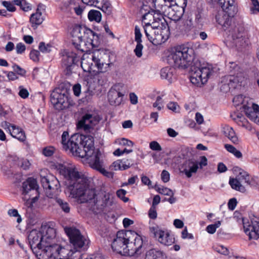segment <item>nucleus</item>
I'll list each match as a JSON object with an SVG mask.
<instances>
[{
	"label": "nucleus",
	"instance_id": "14",
	"mask_svg": "<svg viewBox=\"0 0 259 259\" xmlns=\"http://www.w3.org/2000/svg\"><path fill=\"white\" fill-rule=\"evenodd\" d=\"M123 88V84L119 83L110 89L108 94V99L111 105L118 106L121 104L125 93Z\"/></svg>",
	"mask_w": 259,
	"mask_h": 259
},
{
	"label": "nucleus",
	"instance_id": "40",
	"mask_svg": "<svg viewBox=\"0 0 259 259\" xmlns=\"http://www.w3.org/2000/svg\"><path fill=\"white\" fill-rule=\"evenodd\" d=\"M15 5L20 6V8L24 11L27 12L31 10V7L25 0H14Z\"/></svg>",
	"mask_w": 259,
	"mask_h": 259
},
{
	"label": "nucleus",
	"instance_id": "53",
	"mask_svg": "<svg viewBox=\"0 0 259 259\" xmlns=\"http://www.w3.org/2000/svg\"><path fill=\"white\" fill-rule=\"evenodd\" d=\"M39 52L35 50L31 51L30 53V58L34 62H38L39 61Z\"/></svg>",
	"mask_w": 259,
	"mask_h": 259
},
{
	"label": "nucleus",
	"instance_id": "43",
	"mask_svg": "<svg viewBox=\"0 0 259 259\" xmlns=\"http://www.w3.org/2000/svg\"><path fill=\"white\" fill-rule=\"evenodd\" d=\"M170 68L169 67H165L163 72V77H164L167 80L168 83H171L172 80L173 74L172 71H170Z\"/></svg>",
	"mask_w": 259,
	"mask_h": 259
},
{
	"label": "nucleus",
	"instance_id": "51",
	"mask_svg": "<svg viewBox=\"0 0 259 259\" xmlns=\"http://www.w3.org/2000/svg\"><path fill=\"white\" fill-rule=\"evenodd\" d=\"M55 149L53 147L49 146L44 148L42 150L43 154L46 156H51L54 153Z\"/></svg>",
	"mask_w": 259,
	"mask_h": 259
},
{
	"label": "nucleus",
	"instance_id": "45",
	"mask_svg": "<svg viewBox=\"0 0 259 259\" xmlns=\"http://www.w3.org/2000/svg\"><path fill=\"white\" fill-rule=\"evenodd\" d=\"M52 46L49 44H46L44 42H40L39 44V50L43 53H48L51 52Z\"/></svg>",
	"mask_w": 259,
	"mask_h": 259
},
{
	"label": "nucleus",
	"instance_id": "1",
	"mask_svg": "<svg viewBox=\"0 0 259 259\" xmlns=\"http://www.w3.org/2000/svg\"><path fill=\"white\" fill-rule=\"evenodd\" d=\"M59 168L60 174L65 178L69 196L76 199L78 203H90L96 213L111 205L110 194L105 192L97 194L94 188L89 187L88 179L74 166L60 164Z\"/></svg>",
	"mask_w": 259,
	"mask_h": 259
},
{
	"label": "nucleus",
	"instance_id": "21",
	"mask_svg": "<svg viewBox=\"0 0 259 259\" xmlns=\"http://www.w3.org/2000/svg\"><path fill=\"white\" fill-rule=\"evenodd\" d=\"M42 234L41 241L46 244L56 241V231L48 226H42L40 229Z\"/></svg>",
	"mask_w": 259,
	"mask_h": 259
},
{
	"label": "nucleus",
	"instance_id": "55",
	"mask_svg": "<svg viewBox=\"0 0 259 259\" xmlns=\"http://www.w3.org/2000/svg\"><path fill=\"white\" fill-rule=\"evenodd\" d=\"M153 12H150L149 11L147 13H145L143 14L142 19L143 20H149L150 21H151V19H155L156 18V13Z\"/></svg>",
	"mask_w": 259,
	"mask_h": 259
},
{
	"label": "nucleus",
	"instance_id": "35",
	"mask_svg": "<svg viewBox=\"0 0 259 259\" xmlns=\"http://www.w3.org/2000/svg\"><path fill=\"white\" fill-rule=\"evenodd\" d=\"M145 259H162V252L155 249H150L146 252Z\"/></svg>",
	"mask_w": 259,
	"mask_h": 259
},
{
	"label": "nucleus",
	"instance_id": "2",
	"mask_svg": "<svg viewBox=\"0 0 259 259\" xmlns=\"http://www.w3.org/2000/svg\"><path fill=\"white\" fill-rule=\"evenodd\" d=\"M167 60L179 68L185 69L190 66V80L197 87H201L205 84L212 72L210 65L201 63L198 59L194 58L193 49L186 45L174 47Z\"/></svg>",
	"mask_w": 259,
	"mask_h": 259
},
{
	"label": "nucleus",
	"instance_id": "59",
	"mask_svg": "<svg viewBox=\"0 0 259 259\" xmlns=\"http://www.w3.org/2000/svg\"><path fill=\"white\" fill-rule=\"evenodd\" d=\"M12 67H13V70L15 72H16L17 74H18L21 76L25 75V74L26 73V71L24 69L21 68L19 65L14 64Z\"/></svg>",
	"mask_w": 259,
	"mask_h": 259
},
{
	"label": "nucleus",
	"instance_id": "41",
	"mask_svg": "<svg viewBox=\"0 0 259 259\" xmlns=\"http://www.w3.org/2000/svg\"><path fill=\"white\" fill-rule=\"evenodd\" d=\"M225 148L229 152L234 154L237 158H241L242 156L241 152L237 150L233 146L230 144H225Z\"/></svg>",
	"mask_w": 259,
	"mask_h": 259
},
{
	"label": "nucleus",
	"instance_id": "50",
	"mask_svg": "<svg viewBox=\"0 0 259 259\" xmlns=\"http://www.w3.org/2000/svg\"><path fill=\"white\" fill-rule=\"evenodd\" d=\"M150 148L155 151H160L161 150V147L160 144L155 141H152L149 144Z\"/></svg>",
	"mask_w": 259,
	"mask_h": 259
},
{
	"label": "nucleus",
	"instance_id": "54",
	"mask_svg": "<svg viewBox=\"0 0 259 259\" xmlns=\"http://www.w3.org/2000/svg\"><path fill=\"white\" fill-rule=\"evenodd\" d=\"M135 41L137 43H142V34L140 31V29L137 26L135 28Z\"/></svg>",
	"mask_w": 259,
	"mask_h": 259
},
{
	"label": "nucleus",
	"instance_id": "16",
	"mask_svg": "<svg viewBox=\"0 0 259 259\" xmlns=\"http://www.w3.org/2000/svg\"><path fill=\"white\" fill-rule=\"evenodd\" d=\"M88 6H93L101 10L104 13L109 15L112 13V6L108 0H81Z\"/></svg>",
	"mask_w": 259,
	"mask_h": 259
},
{
	"label": "nucleus",
	"instance_id": "47",
	"mask_svg": "<svg viewBox=\"0 0 259 259\" xmlns=\"http://www.w3.org/2000/svg\"><path fill=\"white\" fill-rule=\"evenodd\" d=\"M8 214L11 217H17V222L20 223L22 221L21 216L18 214V211L16 209H11L8 210Z\"/></svg>",
	"mask_w": 259,
	"mask_h": 259
},
{
	"label": "nucleus",
	"instance_id": "36",
	"mask_svg": "<svg viewBox=\"0 0 259 259\" xmlns=\"http://www.w3.org/2000/svg\"><path fill=\"white\" fill-rule=\"evenodd\" d=\"M150 231L155 238L158 239L160 243H162V230L159 226L155 225L150 227Z\"/></svg>",
	"mask_w": 259,
	"mask_h": 259
},
{
	"label": "nucleus",
	"instance_id": "37",
	"mask_svg": "<svg viewBox=\"0 0 259 259\" xmlns=\"http://www.w3.org/2000/svg\"><path fill=\"white\" fill-rule=\"evenodd\" d=\"M55 201L57 205L65 213H68L70 212V207L67 202L63 199L57 197L56 198Z\"/></svg>",
	"mask_w": 259,
	"mask_h": 259
},
{
	"label": "nucleus",
	"instance_id": "11",
	"mask_svg": "<svg viewBox=\"0 0 259 259\" xmlns=\"http://www.w3.org/2000/svg\"><path fill=\"white\" fill-rule=\"evenodd\" d=\"M80 59V56L73 52L66 53L63 55L62 60V66L64 68V72L66 75H70L72 69Z\"/></svg>",
	"mask_w": 259,
	"mask_h": 259
},
{
	"label": "nucleus",
	"instance_id": "13",
	"mask_svg": "<svg viewBox=\"0 0 259 259\" xmlns=\"http://www.w3.org/2000/svg\"><path fill=\"white\" fill-rule=\"evenodd\" d=\"M98 36L90 29H88L83 38V43H80L77 50L81 53L91 51L93 48H97L98 44L97 41Z\"/></svg>",
	"mask_w": 259,
	"mask_h": 259
},
{
	"label": "nucleus",
	"instance_id": "7",
	"mask_svg": "<svg viewBox=\"0 0 259 259\" xmlns=\"http://www.w3.org/2000/svg\"><path fill=\"white\" fill-rule=\"evenodd\" d=\"M74 252L62 246L55 241L44 244L42 248L36 250V255L38 259H68Z\"/></svg>",
	"mask_w": 259,
	"mask_h": 259
},
{
	"label": "nucleus",
	"instance_id": "25",
	"mask_svg": "<svg viewBox=\"0 0 259 259\" xmlns=\"http://www.w3.org/2000/svg\"><path fill=\"white\" fill-rule=\"evenodd\" d=\"M235 1L227 0L226 3L224 4H220L222 8V10L224 11L226 14L230 18L232 21L233 18L237 14L238 9L236 6L234 4Z\"/></svg>",
	"mask_w": 259,
	"mask_h": 259
},
{
	"label": "nucleus",
	"instance_id": "9",
	"mask_svg": "<svg viewBox=\"0 0 259 259\" xmlns=\"http://www.w3.org/2000/svg\"><path fill=\"white\" fill-rule=\"evenodd\" d=\"M64 230L75 250L74 252L87 248L89 243V240L87 236L81 234L78 229L73 226H70L65 227Z\"/></svg>",
	"mask_w": 259,
	"mask_h": 259
},
{
	"label": "nucleus",
	"instance_id": "63",
	"mask_svg": "<svg viewBox=\"0 0 259 259\" xmlns=\"http://www.w3.org/2000/svg\"><path fill=\"white\" fill-rule=\"evenodd\" d=\"M148 215L150 219H155L157 217L156 207L151 206L148 212Z\"/></svg>",
	"mask_w": 259,
	"mask_h": 259
},
{
	"label": "nucleus",
	"instance_id": "28",
	"mask_svg": "<svg viewBox=\"0 0 259 259\" xmlns=\"http://www.w3.org/2000/svg\"><path fill=\"white\" fill-rule=\"evenodd\" d=\"M224 135L234 144H238L240 140L237 136L234 129L228 125H225L222 127Z\"/></svg>",
	"mask_w": 259,
	"mask_h": 259
},
{
	"label": "nucleus",
	"instance_id": "12",
	"mask_svg": "<svg viewBox=\"0 0 259 259\" xmlns=\"http://www.w3.org/2000/svg\"><path fill=\"white\" fill-rule=\"evenodd\" d=\"M183 6L180 8L182 12L177 10V6L174 0H164V5H163V15L167 16L171 19H175L177 17L180 18L184 11V7H186V0H184Z\"/></svg>",
	"mask_w": 259,
	"mask_h": 259
},
{
	"label": "nucleus",
	"instance_id": "4",
	"mask_svg": "<svg viewBox=\"0 0 259 259\" xmlns=\"http://www.w3.org/2000/svg\"><path fill=\"white\" fill-rule=\"evenodd\" d=\"M142 246V237L131 230L117 232L111 245L114 251L130 256L140 254Z\"/></svg>",
	"mask_w": 259,
	"mask_h": 259
},
{
	"label": "nucleus",
	"instance_id": "17",
	"mask_svg": "<svg viewBox=\"0 0 259 259\" xmlns=\"http://www.w3.org/2000/svg\"><path fill=\"white\" fill-rule=\"evenodd\" d=\"M98 116L93 115L91 114H86L78 121L77 126L78 128H82L84 131H88L94 125L97 124L100 121Z\"/></svg>",
	"mask_w": 259,
	"mask_h": 259
},
{
	"label": "nucleus",
	"instance_id": "52",
	"mask_svg": "<svg viewBox=\"0 0 259 259\" xmlns=\"http://www.w3.org/2000/svg\"><path fill=\"white\" fill-rule=\"evenodd\" d=\"M2 4L9 12H15L16 10L13 4L10 2L3 1Z\"/></svg>",
	"mask_w": 259,
	"mask_h": 259
},
{
	"label": "nucleus",
	"instance_id": "22",
	"mask_svg": "<svg viewBox=\"0 0 259 259\" xmlns=\"http://www.w3.org/2000/svg\"><path fill=\"white\" fill-rule=\"evenodd\" d=\"M198 168V162L195 160L186 161L181 166V172L184 173L188 178L192 177L193 174L196 173Z\"/></svg>",
	"mask_w": 259,
	"mask_h": 259
},
{
	"label": "nucleus",
	"instance_id": "18",
	"mask_svg": "<svg viewBox=\"0 0 259 259\" xmlns=\"http://www.w3.org/2000/svg\"><path fill=\"white\" fill-rule=\"evenodd\" d=\"M243 111L250 120L259 125V107L257 104L250 101L249 104L244 105Z\"/></svg>",
	"mask_w": 259,
	"mask_h": 259
},
{
	"label": "nucleus",
	"instance_id": "44",
	"mask_svg": "<svg viewBox=\"0 0 259 259\" xmlns=\"http://www.w3.org/2000/svg\"><path fill=\"white\" fill-rule=\"evenodd\" d=\"M230 63V68L231 69L230 72L232 73V75L238 77L239 76V73L241 72L240 71V67L234 62H231Z\"/></svg>",
	"mask_w": 259,
	"mask_h": 259
},
{
	"label": "nucleus",
	"instance_id": "3",
	"mask_svg": "<svg viewBox=\"0 0 259 259\" xmlns=\"http://www.w3.org/2000/svg\"><path fill=\"white\" fill-rule=\"evenodd\" d=\"M68 132H64L62 135L61 143L65 151H69L74 156L89 159V164L93 168L106 177L112 176L111 172L102 167V162L100 160L101 153L98 150L95 151L93 136L76 134L68 140Z\"/></svg>",
	"mask_w": 259,
	"mask_h": 259
},
{
	"label": "nucleus",
	"instance_id": "24",
	"mask_svg": "<svg viewBox=\"0 0 259 259\" xmlns=\"http://www.w3.org/2000/svg\"><path fill=\"white\" fill-rule=\"evenodd\" d=\"M5 124L10 134L13 137L22 142L25 140L26 136L25 133L21 128L9 122H6Z\"/></svg>",
	"mask_w": 259,
	"mask_h": 259
},
{
	"label": "nucleus",
	"instance_id": "6",
	"mask_svg": "<svg viewBox=\"0 0 259 259\" xmlns=\"http://www.w3.org/2000/svg\"><path fill=\"white\" fill-rule=\"evenodd\" d=\"M109 57L107 54L99 51L83 54L80 62L81 67L84 72H106L112 64L109 60L105 61V59L109 60Z\"/></svg>",
	"mask_w": 259,
	"mask_h": 259
},
{
	"label": "nucleus",
	"instance_id": "30",
	"mask_svg": "<svg viewBox=\"0 0 259 259\" xmlns=\"http://www.w3.org/2000/svg\"><path fill=\"white\" fill-rule=\"evenodd\" d=\"M232 119L235 121L237 124L241 126L248 131H251V127L250 124L247 119L240 113H234L231 115Z\"/></svg>",
	"mask_w": 259,
	"mask_h": 259
},
{
	"label": "nucleus",
	"instance_id": "61",
	"mask_svg": "<svg viewBox=\"0 0 259 259\" xmlns=\"http://www.w3.org/2000/svg\"><path fill=\"white\" fill-rule=\"evenodd\" d=\"M26 47L24 44L19 42L17 44L16 50L17 54H22L25 50Z\"/></svg>",
	"mask_w": 259,
	"mask_h": 259
},
{
	"label": "nucleus",
	"instance_id": "38",
	"mask_svg": "<svg viewBox=\"0 0 259 259\" xmlns=\"http://www.w3.org/2000/svg\"><path fill=\"white\" fill-rule=\"evenodd\" d=\"M88 18L90 21H95L100 22L101 20L102 15L101 13L97 10H91L88 13Z\"/></svg>",
	"mask_w": 259,
	"mask_h": 259
},
{
	"label": "nucleus",
	"instance_id": "20",
	"mask_svg": "<svg viewBox=\"0 0 259 259\" xmlns=\"http://www.w3.org/2000/svg\"><path fill=\"white\" fill-rule=\"evenodd\" d=\"M45 5L39 4L37 6L36 12L31 15L30 22L31 23L32 27L34 28H36L38 25L42 23L44 18L42 14L45 12Z\"/></svg>",
	"mask_w": 259,
	"mask_h": 259
},
{
	"label": "nucleus",
	"instance_id": "48",
	"mask_svg": "<svg viewBox=\"0 0 259 259\" xmlns=\"http://www.w3.org/2000/svg\"><path fill=\"white\" fill-rule=\"evenodd\" d=\"M143 49V46L142 43H137L136 48L134 50V53L137 57L140 58L142 56Z\"/></svg>",
	"mask_w": 259,
	"mask_h": 259
},
{
	"label": "nucleus",
	"instance_id": "56",
	"mask_svg": "<svg viewBox=\"0 0 259 259\" xmlns=\"http://www.w3.org/2000/svg\"><path fill=\"white\" fill-rule=\"evenodd\" d=\"M164 32H165V35H163L162 38L163 40L166 41L168 39L170 36L169 29L167 23L165 25L163 23V33Z\"/></svg>",
	"mask_w": 259,
	"mask_h": 259
},
{
	"label": "nucleus",
	"instance_id": "29",
	"mask_svg": "<svg viewBox=\"0 0 259 259\" xmlns=\"http://www.w3.org/2000/svg\"><path fill=\"white\" fill-rule=\"evenodd\" d=\"M155 30L152 36L150 37L148 33L146 32V34L148 39L155 46L160 45L162 44V28L160 26L159 27H154Z\"/></svg>",
	"mask_w": 259,
	"mask_h": 259
},
{
	"label": "nucleus",
	"instance_id": "34",
	"mask_svg": "<svg viewBox=\"0 0 259 259\" xmlns=\"http://www.w3.org/2000/svg\"><path fill=\"white\" fill-rule=\"evenodd\" d=\"M251 100L248 97H243V95H239L234 97L233 102L235 106H238L240 104L242 105V108L244 109V105L249 104Z\"/></svg>",
	"mask_w": 259,
	"mask_h": 259
},
{
	"label": "nucleus",
	"instance_id": "39",
	"mask_svg": "<svg viewBox=\"0 0 259 259\" xmlns=\"http://www.w3.org/2000/svg\"><path fill=\"white\" fill-rule=\"evenodd\" d=\"M164 237V245L166 246L171 245L175 242V238L174 235L166 231L165 232L163 231V237Z\"/></svg>",
	"mask_w": 259,
	"mask_h": 259
},
{
	"label": "nucleus",
	"instance_id": "60",
	"mask_svg": "<svg viewBox=\"0 0 259 259\" xmlns=\"http://www.w3.org/2000/svg\"><path fill=\"white\" fill-rule=\"evenodd\" d=\"M237 203V201L235 198L230 199L228 203V208L229 209L233 210L235 208Z\"/></svg>",
	"mask_w": 259,
	"mask_h": 259
},
{
	"label": "nucleus",
	"instance_id": "26",
	"mask_svg": "<svg viewBox=\"0 0 259 259\" xmlns=\"http://www.w3.org/2000/svg\"><path fill=\"white\" fill-rule=\"evenodd\" d=\"M38 185L35 179L29 178L22 184V194L25 196L31 191L37 193Z\"/></svg>",
	"mask_w": 259,
	"mask_h": 259
},
{
	"label": "nucleus",
	"instance_id": "23",
	"mask_svg": "<svg viewBox=\"0 0 259 259\" xmlns=\"http://www.w3.org/2000/svg\"><path fill=\"white\" fill-rule=\"evenodd\" d=\"M41 185L44 189L58 190L59 187V182L54 177H44L40 180Z\"/></svg>",
	"mask_w": 259,
	"mask_h": 259
},
{
	"label": "nucleus",
	"instance_id": "57",
	"mask_svg": "<svg viewBox=\"0 0 259 259\" xmlns=\"http://www.w3.org/2000/svg\"><path fill=\"white\" fill-rule=\"evenodd\" d=\"M215 250L218 252L224 255H227L229 253L228 249L223 245H218L215 247Z\"/></svg>",
	"mask_w": 259,
	"mask_h": 259
},
{
	"label": "nucleus",
	"instance_id": "31",
	"mask_svg": "<svg viewBox=\"0 0 259 259\" xmlns=\"http://www.w3.org/2000/svg\"><path fill=\"white\" fill-rule=\"evenodd\" d=\"M229 184L232 189L241 193H245L246 191L245 187L241 184V182L236 177L230 178Z\"/></svg>",
	"mask_w": 259,
	"mask_h": 259
},
{
	"label": "nucleus",
	"instance_id": "27",
	"mask_svg": "<svg viewBox=\"0 0 259 259\" xmlns=\"http://www.w3.org/2000/svg\"><path fill=\"white\" fill-rule=\"evenodd\" d=\"M131 165L132 164L128 159H118L112 163L110 168L112 170H123L128 169Z\"/></svg>",
	"mask_w": 259,
	"mask_h": 259
},
{
	"label": "nucleus",
	"instance_id": "49",
	"mask_svg": "<svg viewBox=\"0 0 259 259\" xmlns=\"http://www.w3.org/2000/svg\"><path fill=\"white\" fill-rule=\"evenodd\" d=\"M126 194V191L123 189H119L116 192L117 196L125 202H127L129 200L127 197H125Z\"/></svg>",
	"mask_w": 259,
	"mask_h": 259
},
{
	"label": "nucleus",
	"instance_id": "15",
	"mask_svg": "<svg viewBox=\"0 0 259 259\" xmlns=\"http://www.w3.org/2000/svg\"><path fill=\"white\" fill-rule=\"evenodd\" d=\"M88 28L85 26L77 25L71 31L72 41L74 47L77 49L80 43H83V38Z\"/></svg>",
	"mask_w": 259,
	"mask_h": 259
},
{
	"label": "nucleus",
	"instance_id": "8",
	"mask_svg": "<svg viewBox=\"0 0 259 259\" xmlns=\"http://www.w3.org/2000/svg\"><path fill=\"white\" fill-rule=\"evenodd\" d=\"M70 85L61 83L51 94V102L54 107L58 110H62L68 107L69 91Z\"/></svg>",
	"mask_w": 259,
	"mask_h": 259
},
{
	"label": "nucleus",
	"instance_id": "5",
	"mask_svg": "<svg viewBox=\"0 0 259 259\" xmlns=\"http://www.w3.org/2000/svg\"><path fill=\"white\" fill-rule=\"evenodd\" d=\"M216 22L221 25L225 30L230 27L229 35L231 36L233 44L238 48H245L249 44L248 32L241 24L232 25L231 18H229L222 10L217 12Z\"/></svg>",
	"mask_w": 259,
	"mask_h": 259
},
{
	"label": "nucleus",
	"instance_id": "64",
	"mask_svg": "<svg viewBox=\"0 0 259 259\" xmlns=\"http://www.w3.org/2000/svg\"><path fill=\"white\" fill-rule=\"evenodd\" d=\"M18 94L23 99L27 98L29 96V93L28 91L26 89L22 88L21 87H20V91Z\"/></svg>",
	"mask_w": 259,
	"mask_h": 259
},
{
	"label": "nucleus",
	"instance_id": "32",
	"mask_svg": "<svg viewBox=\"0 0 259 259\" xmlns=\"http://www.w3.org/2000/svg\"><path fill=\"white\" fill-rule=\"evenodd\" d=\"M234 170L237 172H238V175L236 176V178L240 180L241 182L244 181V183L247 185H251L250 176L246 171H244L239 167H235L234 168Z\"/></svg>",
	"mask_w": 259,
	"mask_h": 259
},
{
	"label": "nucleus",
	"instance_id": "33",
	"mask_svg": "<svg viewBox=\"0 0 259 259\" xmlns=\"http://www.w3.org/2000/svg\"><path fill=\"white\" fill-rule=\"evenodd\" d=\"M174 195V193L171 189L163 187V201H167L170 204L175 203L176 198Z\"/></svg>",
	"mask_w": 259,
	"mask_h": 259
},
{
	"label": "nucleus",
	"instance_id": "19",
	"mask_svg": "<svg viewBox=\"0 0 259 259\" xmlns=\"http://www.w3.org/2000/svg\"><path fill=\"white\" fill-rule=\"evenodd\" d=\"M42 234L40 230H32L28 236V239L31 248L36 249L38 250L42 248L44 245L41 241Z\"/></svg>",
	"mask_w": 259,
	"mask_h": 259
},
{
	"label": "nucleus",
	"instance_id": "10",
	"mask_svg": "<svg viewBox=\"0 0 259 259\" xmlns=\"http://www.w3.org/2000/svg\"><path fill=\"white\" fill-rule=\"evenodd\" d=\"M244 231L250 240L259 238V218L253 217L249 220L242 219Z\"/></svg>",
	"mask_w": 259,
	"mask_h": 259
},
{
	"label": "nucleus",
	"instance_id": "58",
	"mask_svg": "<svg viewBox=\"0 0 259 259\" xmlns=\"http://www.w3.org/2000/svg\"><path fill=\"white\" fill-rule=\"evenodd\" d=\"M167 108L175 112H178L180 111V107L177 103L170 102L167 104Z\"/></svg>",
	"mask_w": 259,
	"mask_h": 259
},
{
	"label": "nucleus",
	"instance_id": "62",
	"mask_svg": "<svg viewBox=\"0 0 259 259\" xmlns=\"http://www.w3.org/2000/svg\"><path fill=\"white\" fill-rule=\"evenodd\" d=\"M182 238L183 239H193L194 238L193 235L192 234L189 233L187 231V227H185V229L182 232Z\"/></svg>",
	"mask_w": 259,
	"mask_h": 259
},
{
	"label": "nucleus",
	"instance_id": "46",
	"mask_svg": "<svg viewBox=\"0 0 259 259\" xmlns=\"http://www.w3.org/2000/svg\"><path fill=\"white\" fill-rule=\"evenodd\" d=\"M252 6L250 8V12L253 14L259 13V2L258 0H251Z\"/></svg>",
	"mask_w": 259,
	"mask_h": 259
},
{
	"label": "nucleus",
	"instance_id": "42",
	"mask_svg": "<svg viewBox=\"0 0 259 259\" xmlns=\"http://www.w3.org/2000/svg\"><path fill=\"white\" fill-rule=\"evenodd\" d=\"M69 7L70 10H73L77 15L82 14L83 9L79 5H76L73 1H71L69 3Z\"/></svg>",
	"mask_w": 259,
	"mask_h": 259
}]
</instances>
